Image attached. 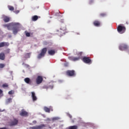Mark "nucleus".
Masks as SVG:
<instances>
[{"mask_svg":"<svg viewBox=\"0 0 129 129\" xmlns=\"http://www.w3.org/2000/svg\"><path fill=\"white\" fill-rule=\"evenodd\" d=\"M47 53V48L44 47L42 48L41 50V52L39 54L37 55V58L38 59H42L43 57H45V55H46V53Z\"/></svg>","mask_w":129,"mask_h":129,"instance_id":"obj_1","label":"nucleus"},{"mask_svg":"<svg viewBox=\"0 0 129 129\" xmlns=\"http://www.w3.org/2000/svg\"><path fill=\"white\" fill-rule=\"evenodd\" d=\"M15 24H16V25L13 26L12 28L14 35H17V34H18L19 29H20V26H21V24L19 23H15Z\"/></svg>","mask_w":129,"mask_h":129,"instance_id":"obj_2","label":"nucleus"},{"mask_svg":"<svg viewBox=\"0 0 129 129\" xmlns=\"http://www.w3.org/2000/svg\"><path fill=\"white\" fill-rule=\"evenodd\" d=\"M117 30L119 34H123V33L125 32V30H126V29L125 28V27L123 26L118 25Z\"/></svg>","mask_w":129,"mask_h":129,"instance_id":"obj_3","label":"nucleus"},{"mask_svg":"<svg viewBox=\"0 0 129 129\" xmlns=\"http://www.w3.org/2000/svg\"><path fill=\"white\" fill-rule=\"evenodd\" d=\"M128 49V46L124 43L121 44L119 46V49L120 51H125V50H127Z\"/></svg>","mask_w":129,"mask_h":129,"instance_id":"obj_4","label":"nucleus"},{"mask_svg":"<svg viewBox=\"0 0 129 129\" xmlns=\"http://www.w3.org/2000/svg\"><path fill=\"white\" fill-rule=\"evenodd\" d=\"M82 60L86 64H91V63H92L91 59H90V57H89L84 56L83 57Z\"/></svg>","mask_w":129,"mask_h":129,"instance_id":"obj_5","label":"nucleus"},{"mask_svg":"<svg viewBox=\"0 0 129 129\" xmlns=\"http://www.w3.org/2000/svg\"><path fill=\"white\" fill-rule=\"evenodd\" d=\"M18 123H19V120L14 118L9 123V125L10 126H15V125H18Z\"/></svg>","mask_w":129,"mask_h":129,"instance_id":"obj_6","label":"nucleus"},{"mask_svg":"<svg viewBox=\"0 0 129 129\" xmlns=\"http://www.w3.org/2000/svg\"><path fill=\"white\" fill-rule=\"evenodd\" d=\"M43 82V77L38 76L36 79V84H41Z\"/></svg>","mask_w":129,"mask_h":129,"instance_id":"obj_7","label":"nucleus"},{"mask_svg":"<svg viewBox=\"0 0 129 129\" xmlns=\"http://www.w3.org/2000/svg\"><path fill=\"white\" fill-rule=\"evenodd\" d=\"M67 73V75H68V76H75V71L74 70H68L66 72Z\"/></svg>","mask_w":129,"mask_h":129,"instance_id":"obj_8","label":"nucleus"},{"mask_svg":"<svg viewBox=\"0 0 129 129\" xmlns=\"http://www.w3.org/2000/svg\"><path fill=\"white\" fill-rule=\"evenodd\" d=\"M45 124H41L38 126L30 127V129H43V127H45Z\"/></svg>","mask_w":129,"mask_h":129,"instance_id":"obj_9","label":"nucleus"},{"mask_svg":"<svg viewBox=\"0 0 129 129\" xmlns=\"http://www.w3.org/2000/svg\"><path fill=\"white\" fill-rule=\"evenodd\" d=\"M16 25H17V24L15 22L9 23V25H8V27H7L8 30H9V31L13 30L14 26H16Z\"/></svg>","mask_w":129,"mask_h":129,"instance_id":"obj_10","label":"nucleus"},{"mask_svg":"<svg viewBox=\"0 0 129 129\" xmlns=\"http://www.w3.org/2000/svg\"><path fill=\"white\" fill-rule=\"evenodd\" d=\"M10 46V43L9 42H3L0 43V48L3 47H9Z\"/></svg>","mask_w":129,"mask_h":129,"instance_id":"obj_11","label":"nucleus"},{"mask_svg":"<svg viewBox=\"0 0 129 129\" xmlns=\"http://www.w3.org/2000/svg\"><path fill=\"white\" fill-rule=\"evenodd\" d=\"M24 81L25 83H27V84H29V85H32V80H31V79H30L29 78H26L24 79Z\"/></svg>","mask_w":129,"mask_h":129,"instance_id":"obj_12","label":"nucleus"},{"mask_svg":"<svg viewBox=\"0 0 129 129\" xmlns=\"http://www.w3.org/2000/svg\"><path fill=\"white\" fill-rule=\"evenodd\" d=\"M101 24L100 21L98 20H95L93 22V25L95 27H100Z\"/></svg>","mask_w":129,"mask_h":129,"instance_id":"obj_13","label":"nucleus"},{"mask_svg":"<svg viewBox=\"0 0 129 129\" xmlns=\"http://www.w3.org/2000/svg\"><path fill=\"white\" fill-rule=\"evenodd\" d=\"M70 60H71L72 61H78L80 60V57H74V56H71L69 57Z\"/></svg>","mask_w":129,"mask_h":129,"instance_id":"obj_14","label":"nucleus"},{"mask_svg":"<svg viewBox=\"0 0 129 129\" xmlns=\"http://www.w3.org/2000/svg\"><path fill=\"white\" fill-rule=\"evenodd\" d=\"M31 96L32 98V100L33 101H36L37 100V96H36V94L35 93V92H31Z\"/></svg>","mask_w":129,"mask_h":129,"instance_id":"obj_15","label":"nucleus"},{"mask_svg":"<svg viewBox=\"0 0 129 129\" xmlns=\"http://www.w3.org/2000/svg\"><path fill=\"white\" fill-rule=\"evenodd\" d=\"M20 115L21 116H28V112L23 110L22 112L20 113Z\"/></svg>","mask_w":129,"mask_h":129,"instance_id":"obj_16","label":"nucleus"},{"mask_svg":"<svg viewBox=\"0 0 129 129\" xmlns=\"http://www.w3.org/2000/svg\"><path fill=\"white\" fill-rule=\"evenodd\" d=\"M56 53V51L54 50H49L48 51V54L50 55V56H53L54 54Z\"/></svg>","mask_w":129,"mask_h":129,"instance_id":"obj_17","label":"nucleus"},{"mask_svg":"<svg viewBox=\"0 0 129 129\" xmlns=\"http://www.w3.org/2000/svg\"><path fill=\"white\" fill-rule=\"evenodd\" d=\"M39 19V17L37 15H34L32 17L31 20L33 22H36Z\"/></svg>","mask_w":129,"mask_h":129,"instance_id":"obj_18","label":"nucleus"},{"mask_svg":"<svg viewBox=\"0 0 129 129\" xmlns=\"http://www.w3.org/2000/svg\"><path fill=\"white\" fill-rule=\"evenodd\" d=\"M4 21L5 22V23H9V22H10V18L8 16H5L4 18Z\"/></svg>","mask_w":129,"mask_h":129,"instance_id":"obj_19","label":"nucleus"},{"mask_svg":"<svg viewBox=\"0 0 129 129\" xmlns=\"http://www.w3.org/2000/svg\"><path fill=\"white\" fill-rule=\"evenodd\" d=\"M5 53H4V52L0 53V59L1 60H5Z\"/></svg>","mask_w":129,"mask_h":129,"instance_id":"obj_20","label":"nucleus"},{"mask_svg":"<svg viewBox=\"0 0 129 129\" xmlns=\"http://www.w3.org/2000/svg\"><path fill=\"white\" fill-rule=\"evenodd\" d=\"M78 127L77 125H73L69 126L67 129H77Z\"/></svg>","mask_w":129,"mask_h":129,"instance_id":"obj_21","label":"nucleus"},{"mask_svg":"<svg viewBox=\"0 0 129 129\" xmlns=\"http://www.w3.org/2000/svg\"><path fill=\"white\" fill-rule=\"evenodd\" d=\"M8 8L9 11H14L15 10V8H14V7H13L12 6L9 5L8 6Z\"/></svg>","mask_w":129,"mask_h":129,"instance_id":"obj_22","label":"nucleus"},{"mask_svg":"<svg viewBox=\"0 0 129 129\" xmlns=\"http://www.w3.org/2000/svg\"><path fill=\"white\" fill-rule=\"evenodd\" d=\"M44 111H45V112H48L49 113L50 112V108H49L47 107H44Z\"/></svg>","mask_w":129,"mask_h":129,"instance_id":"obj_23","label":"nucleus"},{"mask_svg":"<svg viewBox=\"0 0 129 129\" xmlns=\"http://www.w3.org/2000/svg\"><path fill=\"white\" fill-rule=\"evenodd\" d=\"M65 30H66V27H63V28H60L59 32V33H63Z\"/></svg>","mask_w":129,"mask_h":129,"instance_id":"obj_24","label":"nucleus"},{"mask_svg":"<svg viewBox=\"0 0 129 129\" xmlns=\"http://www.w3.org/2000/svg\"><path fill=\"white\" fill-rule=\"evenodd\" d=\"M15 93V91L14 90H11L8 92V94L10 95H12Z\"/></svg>","mask_w":129,"mask_h":129,"instance_id":"obj_25","label":"nucleus"},{"mask_svg":"<svg viewBox=\"0 0 129 129\" xmlns=\"http://www.w3.org/2000/svg\"><path fill=\"white\" fill-rule=\"evenodd\" d=\"M100 16L102 17V18H104V17H106V13H101L100 14Z\"/></svg>","mask_w":129,"mask_h":129,"instance_id":"obj_26","label":"nucleus"},{"mask_svg":"<svg viewBox=\"0 0 129 129\" xmlns=\"http://www.w3.org/2000/svg\"><path fill=\"white\" fill-rule=\"evenodd\" d=\"M82 54H83V52L82 51H81L78 53V56H79V57H80H80H81V56L82 55Z\"/></svg>","mask_w":129,"mask_h":129,"instance_id":"obj_27","label":"nucleus"},{"mask_svg":"<svg viewBox=\"0 0 129 129\" xmlns=\"http://www.w3.org/2000/svg\"><path fill=\"white\" fill-rule=\"evenodd\" d=\"M10 102H12V98H9L7 100V103H10Z\"/></svg>","mask_w":129,"mask_h":129,"instance_id":"obj_28","label":"nucleus"},{"mask_svg":"<svg viewBox=\"0 0 129 129\" xmlns=\"http://www.w3.org/2000/svg\"><path fill=\"white\" fill-rule=\"evenodd\" d=\"M30 53H27L25 54L26 58H30Z\"/></svg>","mask_w":129,"mask_h":129,"instance_id":"obj_29","label":"nucleus"},{"mask_svg":"<svg viewBox=\"0 0 129 129\" xmlns=\"http://www.w3.org/2000/svg\"><path fill=\"white\" fill-rule=\"evenodd\" d=\"M58 119H59V118L58 117H53L52 118V120H58Z\"/></svg>","mask_w":129,"mask_h":129,"instance_id":"obj_30","label":"nucleus"},{"mask_svg":"<svg viewBox=\"0 0 129 129\" xmlns=\"http://www.w3.org/2000/svg\"><path fill=\"white\" fill-rule=\"evenodd\" d=\"M5 65L4 63H0V68H4Z\"/></svg>","mask_w":129,"mask_h":129,"instance_id":"obj_31","label":"nucleus"},{"mask_svg":"<svg viewBox=\"0 0 129 129\" xmlns=\"http://www.w3.org/2000/svg\"><path fill=\"white\" fill-rule=\"evenodd\" d=\"M9 87V85H8V84H4L3 85V87Z\"/></svg>","mask_w":129,"mask_h":129,"instance_id":"obj_32","label":"nucleus"},{"mask_svg":"<svg viewBox=\"0 0 129 129\" xmlns=\"http://www.w3.org/2000/svg\"><path fill=\"white\" fill-rule=\"evenodd\" d=\"M26 37H30V33L27 32L26 33Z\"/></svg>","mask_w":129,"mask_h":129,"instance_id":"obj_33","label":"nucleus"},{"mask_svg":"<svg viewBox=\"0 0 129 129\" xmlns=\"http://www.w3.org/2000/svg\"><path fill=\"white\" fill-rule=\"evenodd\" d=\"M9 25V24H4L3 26H4V27H5V28H8Z\"/></svg>","mask_w":129,"mask_h":129,"instance_id":"obj_34","label":"nucleus"},{"mask_svg":"<svg viewBox=\"0 0 129 129\" xmlns=\"http://www.w3.org/2000/svg\"><path fill=\"white\" fill-rule=\"evenodd\" d=\"M14 13L15 14H19L20 13V11H19V10L15 11H14Z\"/></svg>","mask_w":129,"mask_h":129,"instance_id":"obj_35","label":"nucleus"},{"mask_svg":"<svg viewBox=\"0 0 129 129\" xmlns=\"http://www.w3.org/2000/svg\"><path fill=\"white\" fill-rule=\"evenodd\" d=\"M64 66H65V67H68V63H65L64 64Z\"/></svg>","mask_w":129,"mask_h":129,"instance_id":"obj_36","label":"nucleus"},{"mask_svg":"<svg viewBox=\"0 0 129 129\" xmlns=\"http://www.w3.org/2000/svg\"><path fill=\"white\" fill-rule=\"evenodd\" d=\"M32 122H33V123L36 124V123H37V121L34 120V121H33Z\"/></svg>","mask_w":129,"mask_h":129,"instance_id":"obj_37","label":"nucleus"},{"mask_svg":"<svg viewBox=\"0 0 129 129\" xmlns=\"http://www.w3.org/2000/svg\"><path fill=\"white\" fill-rule=\"evenodd\" d=\"M3 94V90L2 89H0V95Z\"/></svg>","mask_w":129,"mask_h":129,"instance_id":"obj_38","label":"nucleus"},{"mask_svg":"<svg viewBox=\"0 0 129 129\" xmlns=\"http://www.w3.org/2000/svg\"><path fill=\"white\" fill-rule=\"evenodd\" d=\"M0 129H7L6 127H1Z\"/></svg>","mask_w":129,"mask_h":129,"instance_id":"obj_39","label":"nucleus"},{"mask_svg":"<svg viewBox=\"0 0 129 129\" xmlns=\"http://www.w3.org/2000/svg\"><path fill=\"white\" fill-rule=\"evenodd\" d=\"M69 117H70V118H72V116L71 115H69Z\"/></svg>","mask_w":129,"mask_h":129,"instance_id":"obj_40","label":"nucleus"},{"mask_svg":"<svg viewBox=\"0 0 129 129\" xmlns=\"http://www.w3.org/2000/svg\"><path fill=\"white\" fill-rule=\"evenodd\" d=\"M2 111H4V110H2L0 109V112H2Z\"/></svg>","mask_w":129,"mask_h":129,"instance_id":"obj_41","label":"nucleus"}]
</instances>
